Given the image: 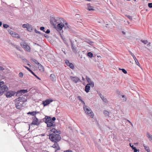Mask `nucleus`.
<instances>
[{
  "label": "nucleus",
  "instance_id": "obj_1",
  "mask_svg": "<svg viewBox=\"0 0 152 152\" xmlns=\"http://www.w3.org/2000/svg\"><path fill=\"white\" fill-rule=\"evenodd\" d=\"M56 120L55 117L52 118L47 116H46L42 119L43 121L47 124V126L50 128L48 129V130L50 129L48 132L50 133L53 132L52 133H50L48 136L50 140L54 143L51 147L55 149V152H57L58 151L60 150L58 142L60 140L61 138L59 135L61 134L60 131L59 130H56L55 129L56 124L55 121Z\"/></svg>",
  "mask_w": 152,
  "mask_h": 152
},
{
  "label": "nucleus",
  "instance_id": "obj_2",
  "mask_svg": "<svg viewBox=\"0 0 152 152\" xmlns=\"http://www.w3.org/2000/svg\"><path fill=\"white\" fill-rule=\"evenodd\" d=\"M27 99L23 97H20L15 100L16 107L18 109H20L22 107H24L26 104L25 102Z\"/></svg>",
  "mask_w": 152,
  "mask_h": 152
},
{
  "label": "nucleus",
  "instance_id": "obj_3",
  "mask_svg": "<svg viewBox=\"0 0 152 152\" xmlns=\"http://www.w3.org/2000/svg\"><path fill=\"white\" fill-rule=\"evenodd\" d=\"M8 90L7 86L4 84L3 81H0V93L3 94Z\"/></svg>",
  "mask_w": 152,
  "mask_h": 152
},
{
  "label": "nucleus",
  "instance_id": "obj_4",
  "mask_svg": "<svg viewBox=\"0 0 152 152\" xmlns=\"http://www.w3.org/2000/svg\"><path fill=\"white\" fill-rule=\"evenodd\" d=\"M20 45L21 46L24 48L26 51L28 52H30V47L25 42L23 41L21 42Z\"/></svg>",
  "mask_w": 152,
  "mask_h": 152
},
{
  "label": "nucleus",
  "instance_id": "obj_5",
  "mask_svg": "<svg viewBox=\"0 0 152 152\" xmlns=\"http://www.w3.org/2000/svg\"><path fill=\"white\" fill-rule=\"evenodd\" d=\"M33 121L31 123V125H37L38 126L40 123V122L39 121L38 119L36 116H34L32 118Z\"/></svg>",
  "mask_w": 152,
  "mask_h": 152
},
{
  "label": "nucleus",
  "instance_id": "obj_6",
  "mask_svg": "<svg viewBox=\"0 0 152 152\" xmlns=\"http://www.w3.org/2000/svg\"><path fill=\"white\" fill-rule=\"evenodd\" d=\"M15 93V91H10L7 92L5 94L7 98H10L14 96Z\"/></svg>",
  "mask_w": 152,
  "mask_h": 152
},
{
  "label": "nucleus",
  "instance_id": "obj_7",
  "mask_svg": "<svg viewBox=\"0 0 152 152\" xmlns=\"http://www.w3.org/2000/svg\"><path fill=\"white\" fill-rule=\"evenodd\" d=\"M27 89H22L18 91L16 93V95L17 96H21L22 94H25L28 92Z\"/></svg>",
  "mask_w": 152,
  "mask_h": 152
},
{
  "label": "nucleus",
  "instance_id": "obj_8",
  "mask_svg": "<svg viewBox=\"0 0 152 152\" xmlns=\"http://www.w3.org/2000/svg\"><path fill=\"white\" fill-rule=\"evenodd\" d=\"M86 79L87 82L88 83V84H87L90 85L91 87H94V83L91 80V79L88 76H86Z\"/></svg>",
  "mask_w": 152,
  "mask_h": 152
},
{
  "label": "nucleus",
  "instance_id": "obj_9",
  "mask_svg": "<svg viewBox=\"0 0 152 152\" xmlns=\"http://www.w3.org/2000/svg\"><path fill=\"white\" fill-rule=\"evenodd\" d=\"M57 19H56L54 18H51L50 19V22L51 24L53 26H55L56 25V24L58 23V22L57 21Z\"/></svg>",
  "mask_w": 152,
  "mask_h": 152
},
{
  "label": "nucleus",
  "instance_id": "obj_10",
  "mask_svg": "<svg viewBox=\"0 0 152 152\" xmlns=\"http://www.w3.org/2000/svg\"><path fill=\"white\" fill-rule=\"evenodd\" d=\"M70 40L71 44V47L73 52L75 53H77V49L76 48L74 45L73 44V41L70 39Z\"/></svg>",
  "mask_w": 152,
  "mask_h": 152
},
{
  "label": "nucleus",
  "instance_id": "obj_11",
  "mask_svg": "<svg viewBox=\"0 0 152 152\" xmlns=\"http://www.w3.org/2000/svg\"><path fill=\"white\" fill-rule=\"evenodd\" d=\"M70 79L74 83H76L78 82H80V79L77 77L70 76Z\"/></svg>",
  "mask_w": 152,
  "mask_h": 152
},
{
  "label": "nucleus",
  "instance_id": "obj_12",
  "mask_svg": "<svg viewBox=\"0 0 152 152\" xmlns=\"http://www.w3.org/2000/svg\"><path fill=\"white\" fill-rule=\"evenodd\" d=\"M87 10L90 11H92L95 10V7L92 6L90 3L87 4Z\"/></svg>",
  "mask_w": 152,
  "mask_h": 152
},
{
  "label": "nucleus",
  "instance_id": "obj_13",
  "mask_svg": "<svg viewBox=\"0 0 152 152\" xmlns=\"http://www.w3.org/2000/svg\"><path fill=\"white\" fill-rule=\"evenodd\" d=\"M23 66L27 69L29 72H30L33 75H34L38 79L41 80V79L38 77L29 68L25 66Z\"/></svg>",
  "mask_w": 152,
  "mask_h": 152
},
{
  "label": "nucleus",
  "instance_id": "obj_14",
  "mask_svg": "<svg viewBox=\"0 0 152 152\" xmlns=\"http://www.w3.org/2000/svg\"><path fill=\"white\" fill-rule=\"evenodd\" d=\"M53 101L52 99H47L45 101H43V104L44 106H46L49 104Z\"/></svg>",
  "mask_w": 152,
  "mask_h": 152
},
{
  "label": "nucleus",
  "instance_id": "obj_15",
  "mask_svg": "<svg viewBox=\"0 0 152 152\" xmlns=\"http://www.w3.org/2000/svg\"><path fill=\"white\" fill-rule=\"evenodd\" d=\"M129 53H130V54H131V55L132 56V57H133L134 60L135 61V62L136 63V64L137 65H138V66H140V64L139 63V62H138V60H137V59L136 58L135 56L134 55L132 52H131V51H129Z\"/></svg>",
  "mask_w": 152,
  "mask_h": 152
},
{
  "label": "nucleus",
  "instance_id": "obj_16",
  "mask_svg": "<svg viewBox=\"0 0 152 152\" xmlns=\"http://www.w3.org/2000/svg\"><path fill=\"white\" fill-rule=\"evenodd\" d=\"M64 26V24L62 23H58L57 26V30L58 31H61L63 27Z\"/></svg>",
  "mask_w": 152,
  "mask_h": 152
},
{
  "label": "nucleus",
  "instance_id": "obj_17",
  "mask_svg": "<svg viewBox=\"0 0 152 152\" xmlns=\"http://www.w3.org/2000/svg\"><path fill=\"white\" fill-rule=\"evenodd\" d=\"M86 113L91 118H93L94 116L93 113L91 109H90V110L88 111Z\"/></svg>",
  "mask_w": 152,
  "mask_h": 152
},
{
  "label": "nucleus",
  "instance_id": "obj_18",
  "mask_svg": "<svg viewBox=\"0 0 152 152\" xmlns=\"http://www.w3.org/2000/svg\"><path fill=\"white\" fill-rule=\"evenodd\" d=\"M67 66L69 67L72 69H74L75 68V66L74 65L71 63H70L69 61L67 60Z\"/></svg>",
  "mask_w": 152,
  "mask_h": 152
},
{
  "label": "nucleus",
  "instance_id": "obj_19",
  "mask_svg": "<svg viewBox=\"0 0 152 152\" xmlns=\"http://www.w3.org/2000/svg\"><path fill=\"white\" fill-rule=\"evenodd\" d=\"M146 136L149 140L151 142H152V135H151L148 132H147Z\"/></svg>",
  "mask_w": 152,
  "mask_h": 152
},
{
  "label": "nucleus",
  "instance_id": "obj_20",
  "mask_svg": "<svg viewBox=\"0 0 152 152\" xmlns=\"http://www.w3.org/2000/svg\"><path fill=\"white\" fill-rule=\"evenodd\" d=\"M55 76L53 74H51L50 76V79L53 82L56 81V78Z\"/></svg>",
  "mask_w": 152,
  "mask_h": 152
},
{
  "label": "nucleus",
  "instance_id": "obj_21",
  "mask_svg": "<svg viewBox=\"0 0 152 152\" xmlns=\"http://www.w3.org/2000/svg\"><path fill=\"white\" fill-rule=\"evenodd\" d=\"M37 65L40 71L43 72L44 71V68L42 65L39 63Z\"/></svg>",
  "mask_w": 152,
  "mask_h": 152
},
{
  "label": "nucleus",
  "instance_id": "obj_22",
  "mask_svg": "<svg viewBox=\"0 0 152 152\" xmlns=\"http://www.w3.org/2000/svg\"><path fill=\"white\" fill-rule=\"evenodd\" d=\"M39 112H37L36 111H33V112H29L27 113L28 115H31L32 116H35V115Z\"/></svg>",
  "mask_w": 152,
  "mask_h": 152
},
{
  "label": "nucleus",
  "instance_id": "obj_23",
  "mask_svg": "<svg viewBox=\"0 0 152 152\" xmlns=\"http://www.w3.org/2000/svg\"><path fill=\"white\" fill-rule=\"evenodd\" d=\"M91 86L88 85L87 84L85 86V91L86 93H88L90 89Z\"/></svg>",
  "mask_w": 152,
  "mask_h": 152
},
{
  "label": "nucleus",
  "instance_id": "obj_24",
  "mask_svg": "<svg viewBox=\"0 0 152 152\" xmlns=\"http://www.w3.org/2000/svg\"><path fill=\"white\" fill-rule=\"evenodd\" d=\"M27 25H28L26 27L27 30L31 32L33 30V27L31 25L29 26V24H28Z\"/></svg>",
  "mask_w": 152,
  "mask_h": 152
},
{
  "label": "nucleus",
  "instance_id": "obj_25",
  "mask_svg": "<svg viewBox=\"0 0 152 152\" xmlns=\"http://www.w3.org/2000/svg\"><path fill=\"white\" fill-rule=\"evenodd\" d=\"M83 109L85 111V113H86L88 111L90 108L88 107L86 105H83Z\"/></svg>",
  "mask_w": 152,
  "mask_h": 152
},
{
  "label": "nucleus",
  "instance_id": "obj_26",
  "mask_svg": "<svg viewBox=\"0 0 152 152\" xmlns=\"http://www.w3.org/2000/svg\"><path fill=\"white\" fill-rule=\"evenodd\" d=\"M12 36L13 37L17 38H20L19 35L15 32L14 34V35H12Z\"/></svg>",
  "mask_w": 152,
  "mask_h": 152
},
{
  "label": "nucleus",
  "instance_id": "obj_27",
  "mask_svg": "<svg viewBox=\"0 0 152 152\" xmlns=\"http://www.w3.org/2000/svg\"><path fill=\"white\" fill-rule=\"evenodd\" d=\"M77 99L81 102L84 105H85V104L84 101H83L81 99V97L80 96H78L77 97Z\"/></svg>",
  "mask_w": 152,
  "mask_h": 152
},
{
  "label": "nucleus",
  "instance_id": "obj_28",
  "mask_svg": "<svg viewBox=\"0 0 152 152\" xmlns=\"http://www.w3.org/2000/svg\"><path fill=\"white\" fill-rule=\"evenodd\" d=\"M104 114L106 117H108L109 115V113L106 110H104Z\"/></svg>",
  "mask_w": 152,
  "mask_h": 152
},
{
  "label": "nucleus",
  "instance_id": "obj_29",
  "mask_svg": "<svg viewBox=\"0 0 152 152\" xmlns=\"http://www.w3.org/2000/svg\"><path fill=\"white\" fill-rule=\"evenodd\" d=\"M143 146H144L145 149L148 152H149L150 151V150L149 148L148 147H147L146 146H145L144 144L143 145Z\"/></svg>",
  "mask_w": 152,
  "mask_h": 152
},
{
  "label": "nucleus",
  "instance_id": "obj_30",
  "mask_svg": "<svg viewBox=\"0 0 152 152\" xmlns=\"http://www.w3.org/2000/svg\"><path fill=\"white\" fill-rule=\"evenodd\" d=\"M31 61H32L33 62H34L35 64H37V65L38 64V63H39L35 59H34L33 58H31Z\"/></svg>",
  "mask_w": 152,
  "mask_h": 152
},
{
  "label": "nucleus",
  "instance_id": "obj_31",
  "mask_svg": "<svg viewBox=\"0 0 152 152\" xmlns=\"http://www.w3.org/2000/svg\"><path fill=\"white\" fill-rule=\"evenodd\" d=\"M93 55V54L91 52H89L87 53V56L91 58L92 57Z\"/></svg>",
  "mask_w": 152,
  "mask_h": 152
},
{
  "label": "nucleus",
  "instance_id": "obj_32",
  "mask_svg": "<svg viewBox=\"0 0 152 152\" xmlns=\"http://www.w3.org/2000/svg\"><path fill=\"white\" fill-rule=\"evenodd\" d=\"M140 41L143 43L144 44H146L148 43V41L147 40H141Z\"/></svg>",
  "mask_w": 152,
  "mask_h": 152
},
{
  "label": "nucleus",
  "instance_id": "obj_33",
  "mask_svg": "<svg viewBox=\"0 0 152 152\" xmlns=\"http://www.w3.org/2000/svg\"><path fill=\"white\" fill-rule=\"evenodd\" d=\"M8 31L10 33V34L12 35H12H14V34L15 33V32H13V31H11L10 29H9Z\"/></svg>",
  "mask_w": 152,
  "mask_h": 152
},
{
  "label": "nucleus",
  "instance_id": "obj_34",
  "mask_svg": "<svg viewBox=\"0 0 152 152\" xmlns=\"http://www.w3.org/2000/svg\"><path fill=\"white\" fill-rule=\"evenodd\" d=\"M121 97L122 98H123V101L124 102H126V98L124 95H121Z\"/></svg>",
  "mask_w": 152,
  "mask_h": 152
},
{
  "label": "nucleus",
  "instance_id": "obj_35",
  "mask_svg": "<svg viewBox=\"0 0 152 152\" xmlns=\"http://www.w3.org/2000/svg\"><path fill=\"white\" fill-rule=\"evenodd\" d=\"M102 99L103 100V101L104 102H105V103L108 102V101L106 98H105L104 97H102Z\"/></svg>",
  "mask_w": 152,
  "mask_h": 152
},
{
  "label": "nucleus",
  "instance_id": "obj_36",
  "mask_svg": "<svg viewBox=\"0 0 152 152\" xmlns=\"http://www.w3.org/2000/svg\"><path fill=\"white\" fill-rule=\"evenodd\" d=\"M119 69L121 70L122 72L124 74H126L127 73V71L124 69Z\"/></svg>",
  "mask_w": 152,
  "mask_h": 152
},
{
  "label": "nucleus",
  "instance_id": "obj_37",
  "mask_svg": "<svg viewBox=\"0 0 152 152\" xmlns=\"http://www.w3.org/2000/svg\"><path fill=\"white\" fill-rule=\"evenodd\" d=\"M88 43L89 45H93V42L92 41L90 40H88L87 42Z\"/></svg>",
  "mask_w": 152,
  "mask_h": 152
},
{
  "label": "nucleus",
  "instance_id": "obj_38",
  "mask_svg": "<svg viewBox=\"0 0 152 152\" xmlns=\"http://www.w3.org/2000/svg\"><path fill=\"white\" fill-rule=\"evenodd\" d=\"M34 31L36 33L42 34L40 32L38 31L36 29L34 30Z\"/></svg>",
  "mask_w": 152,
  "mask_h": 152
},
{
  "label": "nucleus",
  "instance_id": "obj_39",
  "mask_svg": "<svg viewBox=\"0 0 152 152\" xmlns=\"http://www.w3.org/2000/svg\"><path fill=\"white\" fill-rule=\"evenodd\" d=\"M3 26L4 28H7L9 27V26L7 24H3Z\"/></svg>",
  "mask_w": 152,
  "mask_h": 152
},
{
  "label": "nucleus",
  "instance_id": "obj_40",
  "mask_svg": "<svg viewBox=\"0 0 152 152\" xmlns=\"http://www.w3.org/2000/svg\"><path fill=\"white\" fill-rule=\"evenodd\" d=\"M45 27L43 26H42L40 27V29L41 30L43 31V32H45Z\"/></svg>",
  "mask_w": 152,
  "mask_h": 152
},
{
  "label": "nucleus",
  "instance_id": "obj_41",
  "mask_svg": "<svg viewBox=\"0 0 152 152\" xmlns=\"http://www.w3.org/2000/svg\"><path fill=\"white\" fill-rule=\"evenodd\" d=\"M132 149L134 150V152H137V151L139 152V150H137L135 147L133 148Z\"/></svg>",
  "mask_w": 152,
  "mask_h": 152
},
{
  "label": "nucleus",
  "instance_id": "obj_42",
  "mask_svg": "<svg viewBox=\"0 0 152 152\" xmlns=\"http://www.w3.org/2000/svg\"><path fill=\"white\" fill-rule=\"evenodd\" d=\"M19 76L20 77H23V73L22 72H20L19 74Z\"/></svg>",
  "mask_w": 152,
  "mask_h": 152
},
{
  "label": "nucleus",
  "instance_id": "obj_43",
  "mask_svg": "<svg viewBox=\"0 0 152 152\" xmlns=\"http://www.w3.org/2000/svg\"><path fill=\"white\" fill-rule=\"evenodd\" d=\"M126 16L130 20H132V17L130 16L129 15H126Z\"/></svg>",
  "mask_w": 152,
  "mask_h": 152
},
{
  "label": "nucleus",
  "instance_id": "obj_44",
  "mask_svg": "<svg viewBox=\"0 0 152 152\" xmlns=\"http://www.w3.org/2000/svg\"><path fill=\"white\" fill-rule=\"evenodd\" d=\"M148 6L149 8H152V3H148Z\"/></svg>",
  "mask_w": 152,
  "mask_h": 152
},
{
  "label": "nucleus",
  "instance_id": "obj_45",
  "mask_svg": "<svg viewBox=\"0 0 152 152\" xmlns=\"http://www.w3.org/2000/svg\"><path fill=\"white\" fill-rule=\"evenodd\" d=\"M16 48L18 50H19V51L21 50H20L21 48L20 47H19V46H18V45L16 46Z\"/></svg>",
  "mask_w": 152,
  "mask_h": 152
},
{
  "label": "nucleus",
  "instance_id": "obj_46",
  "mask_svg": "<svg viewBox=\"0 0 152 152\" xmlns=\"http://www.w3.org/2000/svg\"><path fill=\"white\" fill-rule=\"evenodd\" d=\"M23 60L24 62H25L26 63H28V61L27 59H26V58H24L23 59Z\"/></svg>",
  "mask_w": 152,
  "mask_h": 152
},
{
  "label": "nucleus",
  "instance_id": "obj_47",
  "mask_svg": "<svg viewBox=\"0 0 152 152\" xmlns=\"http://www.w3.org/2000/svg\"><path fill=\"white\" fill-rule=\"evenodd\" d=\"M50 30L49 29H48L46 31H45V32L47 34H49L50 33Z\"/></svg>",
  "mask_w": 152,
  "mask_h": 152
},
{
  "label": "nucleus",
  "instance_id": "obj_48",
  "mask_svg": "<svg viewBox=\"0 0 152 152\" xmlns=\"http://www.w3.org/2000/svg\"><path fill=\"white\" fill-rule=\"evenodd\" d=\"M70 26H68V24H67V30H68L69 31H71L70 28Z\"/></svg>",
  "mask_w": 152,
  "mask_h": 152
},
{
  "label": "nucleus",
  "instance_id": "obj_49",
  "mask_svg": "<svg viewBox=\"0 0 152 152\" xmlns=\"http://www.w3.org/2000/svg\"><path fill=\"white\" fill-rule=\"evenodd\" d=\"M28 25H27L24 24L23 25L22 27L23 28H26V27Z\"/></svg>",
  "mask_w": 152,
  "mask_h": 152
},
{
  "label": "nucleus",
  "instance_id": "obj_50",
  "mask_svg": "<svg viewBox=\"0 0 152 152\" xmlns=\"http://www.w3.org/2000/svg\"><path fill=\"white\" fill-rule=\"evenodd\" d=\"M5 69L4 68H3V67H2V66H0V70H2V71H3V70H4Z\"/></svg>",
  "mask_w": 152,
  "mask_h": 152
},
{
  "label": "nucleus",
  "instance_id": "obj_51",
  "mask_svg": "<svg viewBox=\"0 0 152 152\" xmlns=\"http://www.w3.org/2000/svg\"><path fill=\"white\" fill-rule=\"evenodd\" d=\"M129 145H130V146L132 148V149H133V148L135 147H134L133 145H132V144H131V143L129 144Z\"/></svg>",
  "mask_w": 152,
  "mask_h": 152
},
{
  "label": "nucleus",
  "instance_id": "obj_52",
  "mask_svg": "<svg viewBox=\"0 0 152 152\" xmlns=\"http://www.w3.org/2000/svg\"><path fill=\"white\" fill-rule=\"evenodd\" d=\"M99 95L100 96L101 99L102 98V97H104V96H102V94L101 93H99Z\"/></svg>",
  "mask_w": 152,
  "mask_h": 152
},
{
  "label": "nucleus",
  "instance_id": "obj_53",
  "mask_svg": "<svg viewBox=\"0 0 152 152\" xmlns=\"http://www.w3.org/2000/svg\"><path fill=\"white\" fill-rule=\"evenodd\" d=\"M127 121L129 123H130L132 126L133 125L130 122V121L129 120H127Z\"/></svg>",
  "mask_w": 152,
  "mask_h": 152
},
{
  "label": "nucleus",
  "instance_id": "obj_54",
  "mask_svg": "<svg viewBox=\"0 0 152 152\" xmlns=\"http://www.w3.org/2000/svg\"><path fill=\"white\" fill-rule=\"evenodd\" d=\"M44 36L46 38H48V36L46 34H45Z\"/></svg>",
  "mask_w": 152,
  "mask_h": 152
},
{
  "label": "nucleus",
  "instance_id": "obj_55",
  "mask_svg": "<svg viewBox=\"0 0 152 152\" xmlns=\"http://www.w3.org/2000/svg\"><path fill=\"white\" fill-rule=\"evenodd\" d=\"M67 152H73L71 150H67Z\"/></svg>",
  "mask_w": 152,
  "mask_h": 152
},
{
  "label": "nucleus",
  "instance_id": "obj_56",
  "mask_svg": "<svg viewBox=\"0 0 152 152\" xmlns=\"http://www.w3.org/2000/svg\"><path fill=\"white\" fill-rule=\"evenodd\" d=\"M138 144V143H134V145H137Z\"/></svg>",
  "mask_w": 152,
  "mask_h": 152
},
{
  "label": "nucleus",
  "instance_id": "obj_57",
  "mask_svg": "<svg viewBox=\"0 0 152 152\" xmlns=\"http://www.w3.org/2000/svg\"><path fill=\"white\" fill-rule=\"evenodd\" d=\"M65 50V49H64V48H62V49H61V51L62 52H64V50Z\"/></svg>",
  "mask_w": 152,
  "mask_h": 152
},
{
  "label": "nucleus",
  "instance_id": "obj_58",
  "mask_svg": "<svg viewBox=\"0 0 152 152\" xmlns=\"http://www.w3.org/2000/svg\"><path fill=\"white\" fill-rule=\"evenodd\" d=\"M63 53H64V54H65V55L66 54L65 50H64V52H63Z\"/></svg>",
  "mask_w": 152,
  "mask_h": 152
},
{
  "label": "nucleus",
  "instance_id": "obj_59",
  "mask_svg": "<svg viewBox=\"0 0 152 152\" xmlns=\"http://www.w3.org/2000/svg\"><path fill=\"white\" fill-rule=\"evenodd\" d=\"M2 25V22L1 21H0V26H1Z\"/></svg>",
  "mask_w": 152,
  "mask_h": 152
},
{
  "label": "nucleus",
  "instance_id": "obj_60",
  "mask_svg": "<svg viewBox=\"0 0 152 152\" xmlns=\"http://www.w3.org/2000/svg\"><path fill=\"white\" fill-rule=\"evenodd\" d=\"M150 44H151V43L149 42L148 44H147V46H150Z\"/></svg>",
  "mask_w": 152,
  "mask_h": 152
},
{
  "label": "nucleus",
  "instance_id": "obj_61",
  "mask_svg": "<svg viewBox=\"0 0 152 152\" xmlns=\"http://www.w3.org/2000/svg\"><path fill=\"white\" fill-rule=\"evenodd\" d=\"M82 80L83 81H84L85 78L83 77H82Z\"/></svg>",
  "mask_w": 152,
  "mask_h": 152
},
{
  "label": "nucleus",
  "instance_id": "obj_62",
  "mask_svg": "<svg viewBox=\"0 0 152 152\" xmlns=\"http://www.w3.org/2000/svg\"><path fill=\"white\" fill-rule=\"evenodd\" d=\"M41 135L42 136H45V134H42Z\"/></svg>",
  "mask_w": 152,
  "mask_h": 152
},
{
  "label": "nucleus",
  "instance_id": "obj_63",
  "mask_svg": "<svg viewBox=\"0 0 152 152\" xmlns=\"http://www.w3.org/2000/svg\"><path fill=\"white\" fill-rule=\"evenodd\" d=\"M64 61H65V63L66 64V60H64Z\"/></svg>",
  "mask_w": 152,
  "mask_h": 152
},
{
  "label": "nucleus",
  "instance_id": "obj_64",
  "mask_svg": "<svg viewBox=\"0 0 152 152\" xmlns=\"http://www.w3.org/2000/svg\"><path fill=\"white\" fill-rule=\"evenodd\" d=\"M69 129H70V130H72V127H69Z\"/></svg>",
  "mask_w": 152,
  "mask_h": 152
}]
</instances>
